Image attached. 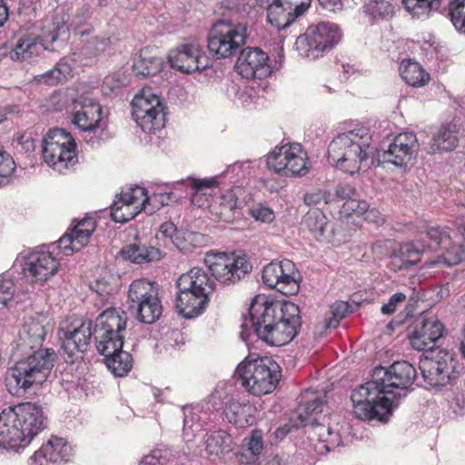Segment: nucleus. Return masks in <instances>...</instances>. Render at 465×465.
<instances>
[{
    "instance_id": "nucleus-1",
    "label": "nucleus",
    "mask_w": 465,
    "mask_h": 465,
    "mask_svg": "<svg viewBox=\"0 0 465 465\" xmlns=\"http://www.w3.org/2000/svg\"><path fill=\"white\" fill-rule=\"evenodd\" d=\"M372 134L369 128L359 127L338 134L329 144L327 159L330 164L351 175L371 166L391 164L406 168L411 164L418 151L417 138L412 133L396 135L388 149L377 156L372 145Z\"/></svg>"
},
{
    "instance_id": "nucleus-2",
    "label": "nucleus",
    "mask_w": 465,
    "mask_h": 465,
    "mask_svg": "<svg viewBox=\"0 0 465 465\" xmlns=\"http://www.w3.org/2000/svg\"><path fill=\"white\" fill-rule=\"evenodd\" d=\"M415 368L408 361H396L389 369L377 367L371 381L353 390L351 400L355 415L361 420H389L397 407L396 393L391 389L406 390L416 378Z\"/></svg>"
},
{
    "instance_id": "nucleus-3",
    "label": "nucleus",
    "mask_w": 465,
    "mask_h": 465,
    "mask_svg": "<svg viewBox=\"0 0 465 465\" xmlns=\"http://www.w3.org/2000/svg\"><path fill=\"white\" fill-rule=\"evenodd\" d=\"M46 427L43 409L25 402L5 409L0 413V447L24 449Z\"/></svg>"
},
{
    "instance_id": "nucleus-4",
    "label": "nucleus",
    "mask_w": 465,
    "mask_h": 465,
    "mask_svg": "<svg viewBox=\"0 0 465 465\" xmlns=\"http://www.w3.org/2000/svg\"><path fill=\"white\" fill-rule=\"evenodd\" d=\"M53 349L37 350L26 354L11 367L5 377L8 391L15 396L24 395L33 385L42 384L54 367Z\"/></svg>"
},
{
    "instance_id": "nucleus-5",
    "label": "nucleus",
    "mask_w": 465,
    "mask_h": 465,
    "mask_svg": "<svg viewBox=\"0 0 465 465\" xmlns=\"http://www.w3.org/2000/svg\"><path fill=\"white\" fill-rule=\"evenodd\" d=\"M163 314V305L158 297V292L153 284L146 280L134 281L128 291L126 311L120 312L115 307H106L99 313L96 320H127L134 317L136 320H159Z\"/></svg>"
},
{
    "instance_id": "nucleus-6",
    "label": "nucleus",
    "mask_w": 465,
    "mask_h": 465,
    "mask_svg": "<svg viewBox=\"0 0 465 465\" xmlns=\"http://www.w3.org/2000/svg\"><path fill=\"white\" fill-rule=\"evenodd\" d=\"M280 372L279 365L265 358L242 361L234 376L250 393L261 396L275 390Z\"/></svg>"
},
{
    "instance_id": "nucleus-7",
    "label": "nucleus",
    "mask_w": 465,
    "mask_h": 465,
    "mask_svg": "<svg viewBox=\"0 0 465 465\" xmlns=\"http://www.w3.org/2000/svg\"><path fill=\"white\" fill-rule=\"evenodd\" d=\"M341 38L337 25L321 22L311 25L306 32L295 41V49L300 56L315 60L330 51Z\"/></svg>"
},
{
    "instance_id": "nucleus-8",
    "label": "nucleus",
    "mask_w": 465,
    "mask_h": 465,
    "mask_svg": "<svg viewBox=\"0 0 465 465\" xmlns=\"http://www.w3.org/2000/svg\"><path fill=\"white\" fill-rule=\"evenodd\" d=\"M246 26L242 24L225 20L216 22L208 35L209 52L217 59L234 55L246 43Z\"/></svg>"
},
{
    "instance_id": "nucleus-9",
    "label": "nucleus",
    "mask_w": 465,
    "mask_h": 465,
    "mask_svg": "<svg viewBox=\"0 0 465 465\" xmlns=\"http://www.w3.org/2000/svg\"><path fill=\"white\" fill-rule=\"evenodd\" d=\"M75 143L64 129L50 130L43 139L44 161L59 173H64L77 162Z\"/></svg>"
},
{
    "instance_id": "nucleus-10",
    "label": "nucleus",
    "mask_w": 465,
    "mask_h": 465,
    "mask_svg": "<svg viewBox=\"0 0 465 465\" xmlns=\"http://www.w3.org/2000/svg\"><path fill=\"white\" fill-rule=\"evenodd\" d=\"M453 354L440 350L430 351L420 360L419 368L423 380L432 387H443L458 379L460 371Z\"/></svg>"
},
{
    "instance_id": "nucleus-11",
    "label": "nucleus",
    "mask_w": 465,
    "mask_h": 465,
    "mask_svg": "<svg viewBox=\"0 0 465 465\" xmlns=\"http://www.w3.org/2000/svg\"><path fill=\"white\" fill-rule=\"evenodd\" d=\"M270 170L282 176H303L309 171L307 153L300 143L277 146L266 160Z\"/></svg>"
},
{
    "instance_id": "nucleus-12",
    "label": "nucleus",
    "mask_w": 465,
    "mask_h": 465,
    "mask_svg": "<svg viewBox=\"0 0 465 465\" xmlns=\"http://www.w3.org/2000/svg\"><path fill=\"white\" fill-rule=\"evenodd\" d=\"M133 118L145 133H155L164 127L165 112L159 96L143 90L132 101Z\"/></svg>"
},
{
    "instance_id": "nucleus-13",
    "label": "nucleus",
    "mask_w": 465,
    "mask_h": 465,
    "mask_svg": "<svg viewBox=\"0 0 465 465\" xmlns=\"http://www.w3.org/2000/svg\"><path fill=\"white\" fill-rule=\"evenodd\" d=\"M204 263L215 279L223 283L233 284L252 271V265L244 255L225 252H209Z\"/></svg>"
},
{
    "instance_id": "nucleus-14",
    "label": "nucleus",
    "mask_w": 465,
    "mask_h": 465,
    "mask_svg": "<svg viewBox=\"0 0 465 465\" xmlns=\"http://www.w3.org/2000/svg\"><path fill=\"white\" fill-rule=\"evenodd\" d=\"M262 280L269 288L284 295H294L300 289V273L294 262L288 259L264 266Z\"/></svg>"
},
{
    "instance_id": "nucleus-15",
    "label": "nucleus",
    "mask_w": 465,
    "mask_h": 465,
    "mask_svg": "<svg viewBox=\"0 0 465 465\" xmlns=\"http://www.w3.org/2000/svg\"><path fill=\"white\" fill-rule=\"evenodd\" d=\"M54 250V244L42 245L25 257L24 273L32 282H45L58 272L60 262Z\"/></svg>"
},
{
    "instance_id": "nucleus-16",
    "label": "nucleus",
    "mask_w": 465,
    "mask_h": 465,
    "mask_svg": "<svg viewBox=\"0 0 465 465\" xmlns=\"http://www.w3.org/2000/svg\"><path fill=\"white\" fill-rule=\"evenodd\" d=\"M426 237L430 239L428 247L430 250L445 249V252L437 260L426 262L429 266L440 262L451 266L465 261V241L464 242H452L449 232L440 226L427 227Z\"/></svg>"
},
{
    "instance_id": "nucleus-17",
    "label": "nucleus",
    "mask_w": 465,
    "mask_h": 465,
    "mask_svg": "<svg viewBox=\"0 0 465 465\" xmlns=\"http://www.w3.org/2000/svg\"><path fill=\"white\" fill-rule=\"evenodd\" d=\"M149 201L143 187L135 185L123 191L119 198L111 204V217L116 223H126L138 215L142 210L146 212Z\"/></svg>"
},
{
    "instance_id": "nucleus-18",
    "label": "nucleus",
    "mask_w": 465,
    "mask_h": 465,
    "mask_svg": "<svg viewBox=\"0 0 465 465\" xmlns=\"http://www.w3.org/2000/svg\"><path fill=\"white\" fill-rule=\"evenodd\" d=\"M311 3L312 0H271L266 9L267 22L279 31L286 29L304 15Z\"/></svg>"
},
{
    "instance_id": "nucleus-19",
    "label": "nucleus",
    "mask_w": 465,
    "mask_h": 465,
    "mask_svg": "<svg viewBox=\"0 0 465 465\" xmlns=\"http://www.w3.org/2000/svg\"><path fill=\"white\" fill-rule=\"evenodd\" d=\"M72 124L89 134L98 129L103 130L102 106L94 99L79 97L73 103Z\"/></svg>"
},
{
    "instance_id": "nucleus-20",
    "label": "nucleus",
    "mask_w": 465,
    "mask_h": 465,
    "mask_svg": "<svg viewBox=\"0 0 465 465\" xmlns=\"http://www.w3.org/2000/svg\"><path fill=\"white\" fill-rule=\"evenodd\" d=\"M64 333V341L59 351L60 355L68 363H74L80 355L87 351L93 331L92 322H82L79 327L74 330H61Z\"/></svg>"
},
{
    "instance_id": "nucleus-21",
    "label": "nucleus",
    "mask_w": 465,
    "mask_h": 465,
    "mask_svg": "<svg viewBox=\"0 0 465 465\" xmlns=\"http://www.w3.org/2000/svg\"><path fill=\"white\" fill-rule=\"evenodd\" d=\"M269 56L259 48H244L238 56L235 68L246 79H264L272 74Z\"/></svg>"
},
{
    "instance_id": "nucleus-22",
    "label": "nucleus",
    "mask_w": 465,
    "mask_h": 465,
    "mask_svg": "<svg viewBox=\"0 0 465 465\" xmlns=\"http://www.w3.org/2000/svg\"><path fill=\"white\" fill-rule=\"evenodd\" d=\"M251 327L259 339L273 346H282L289 343L297 334L301 322H274L264 324V322H250Z\"/></svg>"
},
{
    "instance_id": "nucleus-23",
    "label": "nucleus",
    "mask_w": 465,
    "mask_h": 465,
    "mask_svg": "<svg viewBox=\"0 0 465 465\" xmlns=\"http://www.w3.org/2000/svg\"><path fill=\"white\" fill-rule=\"evenodd\" d=\"M445 327L442 322H416L408 337L413 349L430 350L443 337Z\"/></svg>"
},
{
    "instance_id": "nucleus-24",
    "label": "nucleus",
    "mask_w": 465,
    "mask_h": 465,
    "mask_svg": "<svg viewBox=\"0 0 465 465\" xmlns=\"http://www.w3.org/2000/svg\"><path fill=\"white\" fill-rule=\"evenodd\" d=\"M73 456V448L58 437H52L30 458V465L67 462Z\"/></svg>"
},
{
    "instance_id": "nucleus-25",
    "label": "nucleus",
    "mask_w": 465,
    "mask_h": 465,
    "mask_svg": "<svg viewBox=\"0 0 465 465\" xmlns=\"http://www.w3.org/2000/svg\"><path fill=\"white\" fill-rule=\"evenodd\" d=\"M168 61L173 68L183 74H192L206 67L201 61L198 45L193 44L182 45L170 51Z\"/></svg>"
},
{
    "instance_id": "nucleus-26",
    "label": "nucleus",
    "mask_w": 465,
    "mask_h": 465,
    "mask_svg": "<svg viewBox=\"0 0 465 465\" xmlns=\"http://www.w3.org/2000/svg\"><path fill=\"white\" fill-rule=\"evenodd\" d=\"M176 285L179 291H187L207 298L213 291V282L210 280L208 274L199 267H193L189 272L182 274Z\"/></svg>"
},
{
    "instance_id": "nucleus-27",
    "label": "nucleus",
    "mask_w": 465,
    "mask_h": 465,
    "mask_svg": "<svg viewBox=\"0 0 465 465\" xmlns=\"http://www.w3.org/2000/svg\"><path fill=\"white\" fill-rule=\"evenodd\" d=\"M176 285L179 291H187L207 298L213 291V282L210 280L208 274L199 267H193L189 272L182 274Z\"/></svg>"
},
{
    "instance_id": "nucleus-28",
    "label": "nucleus",
    "mask_w": 465,
    "mask_h": 465,
    "mask_svg": "<svg viewBox=\"0 0 465 465\" xmlns=\"http://www.w3.org/2000/svg\"><path fill=\"white\" fill-rule=\"evenodd\" d=\"M46 331L41 322H25L19 332L17 348L25 354L42 350Z\"/></svg>"
},
{
    "instance_id": "nucleus-29",
    "label": "nucleus",
    "mask_w": 465,
    "mask_h": 465,
    "mask_svg": "<svg viewBox=\"0 0 465 465\" xmlns=\"http://www.w3.org/2000/svg\"><path fill=\"white\" fill-rule=\"evenodd\" d=\"M325 394L307 390L302 395L297 407V417L303 426L309 425L312 418H318L324 407Z\"/></svg>"
},
{
    "instance_id": "nucleus-30",
    "label": "nucleus",
    "mask_w": 465,
    "mask_h": 465,
    "mask_svg": "<svg viewBox=\"0 0 465 465\" xmlns=\"http://www.w3.org/2000/svg\"><path fill=\"white\" fill-rule=\"evenodd\" d=\"M126 328V322H119L117 329L104 325V332L100 336H95L96 349L98 352L105 358L123 350L124 337L121 334Z\"/></svg>"
},
{
    "instance_id": "nucleus-31",
    "label": "nucleus",
    "mask_w": 465,
    "mask_h": 465,
    "mask_svg": "<svg viewBox=\"0 0 465 465\" xmlns=\"http://www.w3.org/2000/svg\"><path fill=\"white\" fill-rule=\"evenodd\" d=\"M208 302L209 298L203 295L178 290L175 309L180 316L190 320L200 316L205 310Z\"/></svg>"
},
{
    "instance_id": "nucleus-32",
    "label": "nucleus",
    "mask_w": 465,
    "mask_h": 465,
    "mask_svg": "<svg viewBox=\"0 0 465 465\" xmlns=\"http://www.w3.org/2000/svg\"><path fill=\"white\" fill-rule=\"evenodd\" d=\"M125 260L136 264H145L158 262L162 259L163 253L159 248L152 245H145L140 242L128 244L122 250Z\"/></svg>"
},
{
    "instance_id": "nucleus-33",
    "label": "nucleus",
    "mask_w": 465,
    "mask_h": 465,
    "mask_svg": "<svg viewBox=\"0 0 465 465\" xmlns=\"http://www.w3.org/2000/svg\"><path fill=\"white\" fill-rule=\"evenodd\" d=\"M155 49L144 47L140 51L133 64L134 73L143 78L157 74L163 68V60L155 54Z\"/></svg>"
},
{
    "instance_id": "nucleus-34",
    "label": "nucleus",
    "mask_w": 465,
    "mask_h": 465,
    "mask_svg": "<svg viewBox=\"0 0 465 465\" xmlns=\"http://www.w3.org/2000/svg\"><path fill=\"white\" fill-rule=\"evenodd\" d=\"M302 224L310 230L315 238L329 240L333 235L332 225L320 208H312L302 219Z\"/></svg>"
},
{
    "instance_id": "nucleus-35",
    "label": "nucleus",
    "mask_w": 465,
    "mask_h": 465,
    "mask_svg": "<svg viewBox=\"0 0 465 465\" xmlns=\"http://www.w3.org/2000/svg\"><path fill=\"white\" fill-rule=\"evenodd\" d=\"M45 49L39 37L34 35L21 36L10 53L12 60L26 61L39 55Z\"/></svg>"
},
{
    "instance_id": "nucleus-36",
    "label": "nucleus",
    "mask_w": 465,
    "mask_h": 465,
    "mask_svg": "<svg viewBox=\"0 0 465 465\" xmlns=\"http://www.w3.org/2000/svg\"><path fill=\"white\" fill-rule=\"evenodd\" d=\"M274 302L263 294L254 296L242 312V320H275Z\"/></svg>"
},
{
    "instance_id": "nucleus-37",
    "label": "nucleus",
    "mask_w": 465,
    "mask_h": 465,
    "mask_svg": "<svg viewBox=\"0 0 465 465\" xmlns=\"http://www.w3.org/2000/svg\"><path fill=\"white\" fill-rule=\"evenodd\" d=\"M427 240L430 242V239L426 237L425 230L420 233L419 238L414 242L401 245L399 253H395V256H399L401 258V266L408 267L409 265H414L420 261L421 253L426 250H430L428 247V243L426 244Z\"/></svg>"
},
{
    "instance_id": "nucleus-38",
    "label": "nucleus",
    "mask_w": 465,
    "mask_h": 465,
    "mask_svg": "<svg viewBox=\"0 0 465 465\" xmlns=\"http://www.w3.org/2000/svg\"><path fill=\"white\" fill-rule=\"evenodd\" d=\"M399 70L403 81L411 86H423L430 81V74L415 61L403 60Z\"/></svg>"
},
{
    "instance_id": "nucleus-39",
    "label": "nucleus",
    "mask_w": 465,
    "mask_h": 465,
    "mask_svg": "<svg viewBox=\"0 0 465 465\" xmlns=\"http://www.w3.org/2000/svg\"><path fill=\"white\" fill-rule=\"evenodd\" d=\"M205 450L210 456L221 457L232 450V439L223 430L213 431L207 436Z\"/></svg>"
},
{
    "instance_id": "nucleus-40",
    "label": "nucleus",
    "mask_w": 465,
    "mask_h": 465,
    "mask_svg": "<svg viewBox=\"0 0 465 465\" xmlns=\"http://www.w3.org/2000/svg\"><path fill=\"white\" fill-rule=\"evenodd\" d=\"M236 191H240V189L227 191L219 198V202L212 206L213 213L223 222H231L238 208Z\"/></svg>"
},
{
    "instance_id": "nucleus-41",
    "label": "nucleus",
    "mask_w": 465,
    "mask_h": 465,
    "mask_svg": "<svg viewBox=\"0 0 465 465\" xmlns=\"http://www.w3.org/2000/svg\"><path fill=\"white\" fill-rule=\"evenodd\" d=\"M457 130L453 124L441 125L437 134L433 135L431 148L433 151H450L457 143Z\"/></svg>"
},
{
    "instance_id": "nucleus-42",
    "label": "nucleus",
    "mask_w": 465,
    "mask_h": 465,
    "mask_svg": "<svg viewBox=\"0 0 465 465\" xmlns=\"http://www.w3.org/2000/svg\"><path fill=\"white\" fill-rule=\"evenodd\" d=\"M362 8L365 15L373 22L388 19L394 13V6L389 0H368Z\"/></svg>"
},
{
    "instance_id": "nucleus-43",
    "label": "nucleus",
    "mask_w": 465,
    "mask_h": 465,
    "mask_svg": "<svg viewBox=\"0 0 465 465\" xmlns=\"http://www.w3.org/2000/svg\"><path fill=\"white\" fill-rule=\"evenodd\" d=\"M406 10L418 19H425L440 6V0H402Z\"/></svg>"
},
{
    "instance_id": "nucleus-44",
    "label": "nucleus",
    "mask_w": 465,
    "mask_h": 465,
    "mask_svg": "<svg viewBox=\"0 0 465 465\" xmlns=\"http://www.w3.org/2000/svg\"><path fill=\"white\" fill-rule=\"evenodd\" d=\"M104 361L114 376L124 377L132 368V355L123 350L105 358Z\"/></svg>"
},
{
    "instance_id": "nucleus-45",
    "label": "nucleus",
    "mask_w": 465,
    "mask_h": 465,
    "mask_svg": "<svg viewBox=\"0 0 465 465\" xmlns=\"http://www.w3.org/2000/svg\"><path fill=\"white\" fill-rule=\"evenodd\" d=\"M406 302L407 296L404 293L396 292L392 296H391L388 302L384 303L381 306V311L384 315H391L398 310V308L401 304L406 303L404 308L405 318H412L415 316L414 303L411 301H409L408 302Z\"/></svg>"
},
{
    "instance_id": "nucleus-46",
    "label": "nucleus",
    "mask_w": 465,
    "mask_h": 465,
    "mask_svg": "<svg viewBox=\"0 0 465 465\" xmlns=\"http://www.w3.org/2000/svg\"><path fill=\"white\" fill-rule=\"evenodd\" d=\"M218 184L215 178L205 179H188L187 185L193 191L192 193V203L199 207L203 206V203H200V195L206 194V190L216 187Z\"/></svg>"
},
{
    "instance_id": "nucleus-47",
    "label": "nucleus",
    "mask_w": 465,
    "mask_h": 465,
    "mask_svg": "<svg viewBox=\"0 0 465 465\" xmlns=\"http://www.w3.org/2000/svg\"><path fill=\"white\" fill-rule=\"evenodd\" d=\"M448 15L456 30L465 34V0H450Z\"/></svg>"
},
{
    "instance_id": "nucleus-48",
    "label": "nucleus",
    "mask_w": 465,
    "mask_h": 465,
    "mask_svg": "<svg viewBox=\"0 0 465 465\" xmlns=\"http://www.w3.org/2000/svg\"><path fill=\"white\" fill-rule=\"evenodd\" d=\"M69 71V65L66 64H57L54 68L46 71L44 74L35 75L34 78L37 82L53 85L66 78Z\"/></svg>"
},
{
    "instance_id": "nucleus-49",
    "label": "nucleus",
    "mask_w": 465,
    "mask_h": 465,
    "mask_svg": "<svg viewBox=\"0 0 465 465\" xmlns=\"http://www.w3.org/2000/svg\"><path fill=\"white\" fill-rule=\"evenodd\" d=\"M15 286L12 280L0 277V315L15 303Z\"/></svg>"
},
{
    "instance_id": "nucleus-50",
    "label": "nucleus",
    "mask_w": 465,
    "mask_h": 465,
    "mask_svg": "<svg viewBox=\"0 0 465 465\" xmlns=\"http://www.w3.org/2000/svg\"><path fill=\"white\" fill-rule=\"evenodd\" d=\"M275 320H301V310L295 303L283 301L274 302Z\"/></svg>"
},
{
    "instance_id": "nucleus-51",
    "label": "nucleus",
    "mask_w": 465,
    "mask_h": 465,
    "mask_svg": "<svg viewBox=\"0 0 465 465\" xmlns=\"http://www.w3.org/2000/svg\"><path fill=\"white\" fill-rule=\"evenodd\" d=\"M361 306V302L351 300V302L336 301L330 306V312L334 319H343L353 314Z\"/></svg>"
},
{
    "instance_id": "nucleus-52",
    "label": "nucleus",
    "mask_w": 465,
    "mask_h": 465,
    "mask_svg": "<svg viewBox=\"0 0 465 465\" xmlns=\"http://www.w3.org/2000/svg\"><path fill=\"white\" fill-rule=\"evenodd\" d=\"M251 409L250 405L232 401L226 409V415L231 422L238 423L245 420L246 412Z\"/></svg>"
},
{
    "instance_id": "nucleus-53",
    "label": "nucleus",
    "mask_w": 465,
    "mask_h": 465,
    "mask_svg": "<svg viewBox=\"0 0 465 465\" xmlns=\"http://www.w3.org/2000/svg\"><path fill=\"white\" fill-rule=\"evenodd\" d=\"M15 169L14 159L0 148V186L13 173Z\"/></svg>"
},
{
    "instance_id": "nucleus-54",
    "label": "nucleus",
    "mask_w": 465,
    "mask_h": 465,
    "mask_svg": "<svg viewBox=\"0 0 465 465\" xmlns=\"http://www.w3.org/2000/svg\"><path fill=\"white\" fill-rule=\"evenodd\" d=\"M361 2L362 0H319L321 5L331 12L341 11L344 7L351 8Z\"/></svg>"
},
{
    "instance_id": "nucleus-55",
    "label": "nucleus",
    "mask_w": 465,
    "mask_h": 465,
    "mask_svg": "<svg viewBox=\"0 0 465 465\" xmlns=\"http://www.w3.org/2000/svg\"><path fill=\"white\" fill-rule=\"evenodd\" d=\"M329 193L320 189H313L306 193L303 196V202L308 206H318L328 203Z\"/></svg>"
},
{
    "instance_id": "nucleus-56",
    "label": "nucleus",
    "mask_w": 465,
    "mask_h": 465,
    "mask_svg": "<svg viewBox=\"0 0 465 465\" xmlns=\"http://www.w3.org/2000/svg\"><path fill=\"white\" fill-rule=\"evenodd\" d=\"M370 208V204L366 201L357 200L354 197L347 200L343 203V209L345 212L354 213L356 215L366 214Z\"/></svg>"
},
{
    "instance_id": "nucleus-57",
    "label": "nucleus",
    "mask_w": 465,
    "mask_h": 465,
    "mask_svg": "<svg viewBox=\"0 0 465 465\" xmlns=\"http://www.w3.org/2000/svg\"><path fill=\"white\" fill-rule=\"evenodd\" d=\"M247 450L252 456H258L263 448L262 435L261 430H253L250 438L246 439Z\"/></svg>"
},
{
    "instance_id": "nucleus-58",
    "label": "nucleus",
    "mask_w": 465,
    "mask_h": 465,
    "mask_svg": "<svg viewBox=\"0 0 465 465\" xmlns=\"http://www.w3.org/2000/svg\"><path fill=\"white\" fill-rule=\"evenodd\" d=\"M54 244V249H60L64 254L70 255L74 252H78L80 249L75 248L74 246V237H72V234L70 232L64 234Z\"/></svg>"
},
{
    "instance_id": "nucleus-59",
    "label": "nucleus",
    "mask_w": 465,
    "mask_h": 465,
    "mask_svg": "<svg viewBox=\"0 0 465 465\" xmlns=\"http://www.w3.org/2000/svg\"><path fill=\"white\" fill-rule=\"evenodd\" d=\"M161 235L163 238H167L172 242L174 245L179 247V237L176 226L173 223H164L161 225L159 232L157 234V238Z\"/></svg>"
},
{
    "instance_id": "nucleus-60",
    "label": "nucleus",
    "mask_w": 465,
    "mask_h": 465,
    "mask_svg": "<svg viewBox=\"0 0 465 465\" xmlns=\"http://www.w3.org/2000/svg\"><path fill=\"white\" fill-rule=\"evenodd\" d=\"M70 233L72 234V237H74L75 248L80 250L88 243L89 239L93 234L91 232H86L84 229H78L74 226L70 230Z\"/></svg>"
},
{
    "instance_id": "nucleus-61",
    "label": "nucleus",
    "mask_w": 465,
    "mask_h": 465,
    "mask_svg": "<svg viewBox=\"0 0 465 465\" xmlns=\"http://www.w3.org/2000/svg\"><path fill=\"white\" fill-rule=\"evenodd\" d=\"M186 409L183 411V435L190 436V434L194 435V431L198 430L201 427L199 424L194 423V413L190 410L189 413H187Z\"/></svg>"
},
{
    "instance_id": "nucleus-62",
    "label": "nucleus",
    "mask_w": 465,
    "mask_h": 465,
    "mask_svg": "<svg viewBox=\"0 0 465 465\" xmlns=\"http://www.w3.org/2000/svg\"><path fill=\"white\" fill-rule=\"evenodd\" d=\"M252 216L255 220L262 223H269L274 219L273 212L270 208L264 206H257L253 208L252 210Z\"/></svg>"
},
{
    "instance_id": "nucleus-63",
    "label": "nucleus",
    "mask_w": 465,
    "mask_h": 465,
    "mask_svg": "<svg viewBox=\"0 0 465 465\" xmlns=\"http://www.w3.org/2000/svg\"><path fill=\"white\" fill-rule=\"evenodd\" d=\"M322 443L323 448L327 451H330L341 444V439L337 432H334L331 427H328V430H326V436L322 440Z\"/></svg>"
},
{
    "instance_id": "nucleus-64",
    "label": "nucleus",
    "mask_w": 465,
    "mask_h": 465,
    "mask_svg": "<svg viewBox=\"0 0 465 465\" xmlns=\"http://www.w3.org/2000/svg\"><path fill=\"white\" fill-rule=\"evenodd\" d=\"M170 200V195L166 194H153L152 197H149V201L146 203V213L148 214H152L154 213V209H149L148 206L151 205L153 203L155 206V208L159 209L161 206H164L168 204V202Z\"/></svg>"
}]
</instances>
